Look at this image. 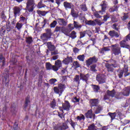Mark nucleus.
I'll return each instance as SVG.
<instances>
[{
	"label": "nucleus",
	"mask_w": 130,
	"mask_h": 130,
	"mask_svg": "<svg viewBox=\"0 0 130 130\" xmlns=\"http://www.w3.org/2000/svg\"><path fill=\"white\" fill-rule=\"evenodd\" d=\"M112 47V52L114 55H119L121 54V51L120 50L121 48L119 47V44H115L114 45H111Z\"/></svg>",
	"instance_id": "nucleus-1"
},
{
	"label": "nucleus",
	"mask_w": 130,
	"mask_h": 130,
	"mask_svg": "<svg viewBox=\"0 0 130 130\" xmlns=\"http://www.w3.org/2000/svg\"><path fill=\"white\" fill-rule=\"evenodd\" d=\"M47 45L49 50L52 51L51 52V55H56V54H58V50L56 49L55 46L51 44V42H48Z\"/></svg>",
	"instance_id": "nucleus-2"
},
{
	"label": "nucleus",
	"mask_w": 130,
	"mask_h": 130,
	"mask_svg": "<svg viewBox=\"0 0 130 130\" xmlns=\"http://www.w3.org/2000/svg\"><path fill=\"white\" fill-rule=\"evenodd\" d=\"M26 3V9L28 12H32L34 11L35 8V2L34 0H27Z\"/></svg>",
	"instance_id": "nucleus-3"
},
{
	"label": "nucleus",
	"mask_w": 130,
	"mask_h": 130,
	"mask_svg": "<svg viewBox=\"0 0 130 130\" xmlns=\"http://www.w3.org/2000/svg\"><path fill=\"white\" fill-rule=\"evenodd\" d=\"M105 67L108 73H113L114 68H117L118 65L117 64H110L109 63H106L105 64Z\"/></svg>",
	"instance_id": "nucleus-4"
},
{
	"label": "nucleus",
	"mask_w": 130,
	"mask_h": 130,
	"mask_svg": "<svg viewBox=\"0 0 130 130\" xmlns=\"http://www.w3.org/2000/svg\"><path fill=\"white\" fill-rule=\"evenodd\" d=\"M96 80L99 84H104L106 82V76L103 74H98L96 76Z\"/></svg>",
	"instance_id": "nucleus-5"
},
{
	"label": "nucleus",
	"mask_w": 130,
	"mask_h": 130,
	"mask_svg": "<svg viewBox=\"0 0 130 130\" xmlns=\"http://www.w3.org/2000/svg\"><path fill=\"white\" fill-rule=\"evenodd\" d=\"M64 88V85L62 84H59L57 87H54L53 88L54 92L56 93V94H59V96L62 94V92H63V89Z\"/></svg>",
	"instance_id": "nucleus-6"
},
{
	"label": "nucleus",
	"mask_w": 130,
	"mask_h": 130,
	"mask_svg": "<svg viewBox=\"0 0 130 130\" xmlns=\"http://www.w3.org/2000/svg\"><path fill=\"white\" fill-rule=\"evenodd\" d=\"M128 40L127 37H126L124 40L120 42V47H122L123 48H127V49H129L130 51V46L126 44V41H128Z\"/></svg>",
	"instance_id": "nucleus-7"
},
{
	"label": "nucleus",
	"mask_w": 130,
	"mask_h": 130,
	"mask_svg": "<svg viewBox=\"0 0 130 130\" xmlns=\"http://www.w3.org/2000/svg\"><path fill=\"white\" fill-rule=\"evenodd\" d=\"M98 61V58L96 56L90 57L86 61V65L91 66L92 63H95Z\"/></svg>",
	"instance_id": "nucleus-8"
},
{
	"label": "nucleus",
	"mask_w": 130,
	"mask_h": 130,
	"mask_svg": "<svg viewBox=\"0 0 130 130\" xmlns=\"http://www.w3.org/2000/svg\"><path fill=\"white\" fill-rule=\"evenodd\" d=\"M54 31L62 32V33H63V34H64L65 35H67V34H68V31L66 30V27L64 26H57L55 28Z\"/></svg>",
	"instance_id": "nucleus-9"
},
{
	"label": "nucleus",
	"mask_w": 130,
	"mask_h": 130,
	"mask_svg": "<svg viewBox=\"0 0 130 130\" xmlns=\"http://www.w3.org/2000/svg\"><path fill=\"white\" fill-rule=\"evenodd\" d=\"M21 9L18 6H15L13 8L14 16L16 18L17 16H20L21 15Z\"/></svg>",
	"instance_id": "nucleus-10"
},
{
	"label": "nucleus",
	"mask_w": 130,
	"mask_h": 130,
	"mask_svg": "<svg viewBox=\"0 0 130 130\" xmlns=\"http://www.w3.org/2000/svg\"><path fill=\"white\" fill-rule=\"evenodd\" d=\"M62 108L64 110H66V111H69L70 109L72 108V106H71V104L69 101H65V103L62 104Z\"/></svg>",
	"instance_id": "nucleus-11"
},
{
	"label": "nucleus",
	"mask_w": 130,
	"mask_h": 130,
	"mask_svg": "<svg viewBox=\"0 0 130 130\" xmlns=\"http://www.w3.org/2000/svg\"><path fill=\"white\" fill-rule=\"evenodd\" d=\"M62 64H61V61L60 60L58 59L55 61V65H54V68L55 69H54V72H57L58 71V69L59 68H61L62 67Z\"/></svg>",
	"instance_id": "nucleus-12"
},
{
	"label": "nucleus",
	"mask_w": 130,
	"mask_h": 130,
	"mask_svg": "<svg viewBox=\"0 0 130 130\" xmlns=\"http://www.w3.org/2000/svg\"><path fill=\"white\" fill-rule=\"evenodd\" d=\"M57 22L58 23L59 25L62 26V27H64L68 25V21L64 18H58L57 19Z\"/></svg>",
	"instance_id": "nucleus-13"
},
{
	"label": "nucleus",
	"mask_w": 130,
	"mask_h": 130,
	"mask_svg": "<svg viewBox=\"0 0 130 130\" xmlns=\"http://www.w3.org/2000/svg\"><path fill=\"white\" fill-rule=\"evenodd\" d=\"M63 6L66 10H72L74 8V5L72 3H69L67 1L63 2Z\"/></svg>",
	"instance_id": "nucleus-14"
},
{
	"label": "nucleus",
	"mask_w": 130,
	"mask_h": 130,
	"mask_svg": "<svg viewBox=\"0 0 130 130\" xmlns=\"http://www.w3.org/2000/svg\"><path fill=\"white\" fill-rule=\"evenodd\" d=\"M85 116L87 118H93L95 119V117H96V115L95 114H93V111L92 110H89L88 112L85 113Z\"/></svg>",
	"instance_id": "nucleus-15"
},
{
	"label": "nucleus",
	"mask_w": 130,
	"mask_h": 130,
	"mask_svg": "<svg viewBox=\"0 0 130 130\" xmlns=\"http://www.w3.org/2000/svg\"><path fill=\"white\" fill-rule=\"evenodd\" d=\"M80 80H82V81H83V82H85V83H87V82H88V80H89V74L85 75L82 73H80Z\"/></svg>",
	"instance_id": "nucleus-16"
},
{
	"label": "nucleus",
	"mask_w": 130,
	"mask_h": 130,
	"mask_svg": "<svg viewBox=\"0 0 130 130\" xmlns=\"http://www.w3.org/2000/svg\"><path fill=\"white\" fill-rule=\"evenodd\" d=\"M108 34L111 38H114V37H115V38H118L120 35L119 33L116 32L114 30H110Z\"/></svg>",
	"instance_id": "nucleus-17"
},
{
	"label": "nucleus",
	"mask_w": 130,
	"mask_h": 130,
	"mask_svg": "<svg viewBox=\"0 0 130 130\" xmlns=\"http://www.w3.org/2000/svg\"><path fill=\"white\" fill-rule=\"evenodd\" d=\"M91 107H94L98 106L99 104V100L98 99H91L89 101Z\"/></svg>",
	"instance_id": "nucleus-18"
},
{
	"label": "nucleus",
	"mask_w": 130,
	"mask_h": 130,
	"mask_svg": "<svg viewBox=\"0 0 130 130\" xmlns=\"http://www.w3.org/2000/svg\"><path fill=\"white\" fill-rule=\"evenodd\" d=\"M101 6L102 7V10L99 11V13H101V15H103V13L105 12V10L107 8V3L106 1L102 2Z\"/></svg>",
	"instance_id": "nucleus-19"
},
{
	"label": "nucleus",
	"mask_w": 130,
	"mask_h": 130,
	"mask_svg": "<svg viewBox=\"0 0 130 130\" xmlns=\"http://www.w3.org/2000/svg\"><path fill=\"white\" fill-rule=\"evenodd\" d=\"M62 62L64 64H69L70 62H73V57L72 56H67V58H65L62 60Z\"/></svg>",
	"instance_id": "nucleus-20"
},
{
	"label": "nucleus",
	"mask_w": 130,
	"mask_h": 130,
	"mask_svg": "<svg viewBox=\"0 0 130 130\" xmlns=\"http://www.w3.org/2000/svg\"><path fill=\"white\" fill-rule=\"evenodd\" d=\"M41 39L42 40L43 42H46L49 39V36L47 33H44L41 35Z\"/></svg>",
	"instance_id": "nucleus-21"
},
{
	"label": "nucleus",
	"mask_w": 130,
	"mask_h": 130,
	"mask_svg": "<svg viewBox=\"0 0 130 130\" xmlns=\"http://www.w3.org/2000/svg\"><path fill=\"white\" fill-rule=\"evenodd\" d=\"M130 93V86L127 87L124 89V90L121 92L122 95L123 96H128Z\"/></svg>",
	"instance_id": "nucleus-22"
},
{
	"label": "nucleus",
	"mask_w": 130,
	"mask_h": 130,
	"mask_svg": "<svg viewBox=\"0 0 130 130\" xmlns=\"http://www.w3.org/2000/svg\"><path fill=\"white\" fill-rule=\"evenodd\" d=\"M72 26L73 24L72 23H70L68 25L69 28L65 27V30L67 31V34H66V35H69V34L71 33V31L75 29V27Z\"/></svg>",
	"instance_id": "nucleus-23"
},
{
	"label": "nucleus",
	"mask_w": 130,
	"mask_h": 130,
	"mask_svg": "<svg viewBox=\"0 0 130 130\" xmlns=\"http://www.w3.org/2000/svg\"><path fill=\"white\" fill-rule=\"evenodd\" d=\"M46 69H47L48 71H50V70H53L54 72L55 70L54 66H52V64H51V63H50V62L46 63Z\"/></svg>",
	"instance_id": "nucleus-24"
},
{
	"label": "nucleus",
	"mask_w": 130,
	"mask_h": 130,
	"mask_svg": "<svg viewBox=\"0 0 130 130\" xmlns=\"http://www.w3.org/2000/svg\"><path fill=\"white\" fill-rule=\"evenodd\" d=\"M17 107H16V105H15V104H13L11 105V112L12 114L14 115L17 113Z\"/></svg>",
	"instance_id": "nucleus-25"
},
{
	"label": "nucleus",
	"mask_w": 130,
	"mask_h": 130,
	"mask_svg": "<svg viewBox=\"0 0 130 130\" xmlns=\"http://www.w3.org/2000/svg\"><path fill=\"white\" fill-rule=\"evenodd\" d=\"M71 15L73 18H78L79 17V13L75 11L74 8L71 9Z\"/></svg>",
	"instance_id": "nucleus-26"
},
{
	"label": "nucleus",
	"mask_w": 130,
	"mask_h": 130,
	"mask_svg": "<svg viewBox=\"0 0 130 130\" xmlns=\"http://www.w3.org/2000/svg\"><path fill=\"white\" fill-rule=\"evenodd\" d=\"M80 80H81L80 75H77L75 76V77L73 79V82H74V83H76V84H77V85H79Z\"/></svg>",
	"instance_id": "nucleus-27"
},
{
	"label": "nucleus",
	"mask_w": 130,
	"mask_h": 130,
	"mask_svg": "<svg viewBox=\"0 0 130 130\" xmlns=\"http://www.w3.org/2000/svg\"><path fill=\"white\" fill-rule=\"evenodd\" d=\"M66 36H69L70 38H72V39H75V38H77V32H76L75 30H73L71 34L69 33L68 35Z\"/></svg>",
	"instance_id": "nucleus-28"
},
{
	"label": "nucleus",
	"mask_w": 130,
	"mask_h": 130,
	"mask_svg": "<svg viewBox=\"0 0 130 130\" xmlns=\"http://www.w3.org/2000/svg\"><path fill=\"white\" fill-rule=\"evenodd\" d=\"M30 103V96H27L25 99V102L24 104V110L26 111V109L27 108L28 105Z\"/></svg>",
	"instance_id": "nucleus-29"
},
{
	"label": "nucleus",
	"mask_w": 130,
	"mask_h": 130,
	"mask_svg": "<svg viewBox=\"0 0 130 130\" xmlns=\"http://www.w3.org/2000/svg\"><path fill=\"white\" fill-rule=\"evenodd\" d=\"M99 129L97 126L95 125L94 123H92L88 126V128L87 130H98Z\"/></svg>",
	"instance_id": "nucleus-30"
},
{
	"label": "nucleus",
	"mask_w": 130,
	"mask_h": 130,
	"mask_svg": "<svg viewBox=\"0 0 130 130\" xmlns=\"http://www.w3.org/2000/svg\"><path fill=\"white\" fill-rule=\"evenodd\" d=\"M110 47H104L101 49L100 51V53H102V54H104L105 51H110Z\"/></svg>",
	"instance_id": "nucleus-31"
},
{
	"label": "nucleus",
	"mask_w": 130,
	"mask_h": 130,
	"mask_svg": "<svg viewBox=\"0 0 130 130\" xmlns=\"http://www.w3.org/2000/svg\"><path fill=\"white\" fill-rule=\"evenodd\" d=\"M115 90H113L112 91L107 90V94H108V95L110 96V97H112V98H113L114 96H115Z\"/></svg>",
	"instance_id": "nucleus-32"
},
{
	"label": "nucleus",
	"mask_w": 130,
	"mask_h": 130,
	"mask_svg": "<svg viewBox=\"0 0 130 130\" xmlns=\"http://www.w3.org/2000/svg\"><path fill=\"white\" fill-rule=\"evenodd\" d=\"M74 28H76V29H81L82 28V25L80 24L79 22L76 21H73Z\"/></svg>",
	"instance_id": "nucleus-33"
},
{
	"label": "nucleus",
	"mask_w": 130,
	"mask_h": 130,
	"mask_svg": "<svg viewBox=\"0 0 130 130\" xmlns=\"http://www.w3.org/2000/svg\"><path fill=\"white\" fill-rule=\"evenodd\" d=\"M73 65L75 70L78 69V68H81V64H80V63H79V62H78V61H74Z\"/></svg>",
	"instance_id": "nucleus-34"
},
{
	"label": "nucleus",
	"mask_w": 130,
	"mask_h": 130,
	"mask_svg": "<svg viewBox=\"0 0 130 130\" xmlns=\"http://www.w3.org/2000/svg\"><path fill=\"white\" fill-rule=\"evenodd\" d=\"M6 58H5V57H4V55H3V54H0V60L1 62H2V67H5V63L6 62Z\"/></svg>",
	"instance_id": "nucleus-35"
},
{
	"label": "nucleus",
	"mask_w": 130,
	"mask_h": 130,
	"mask_svg": "<svg viewBox=\"0 0 130 130\" xmlns=\"http://www.w3.org/2000/svg\"><path fill=\"white\" fill-rule=\"evenodd\" d=\"M95 107H96V110L95 111V114L100 113L101 110H102V107H101V106H100V105H98Z\"/></svg>",
	"instance_id": "nucleus-36"
},
{
	"label": "nucleus",
	"mask_w": 130,
	"mask_h": 130,
	"mask_svg": "<svg viewBox=\"0 0 130 130\" xmlns=\"http://www.w3.org/2000/svg\"><path fill=\"white\" fill-rule=\"evenodd\" d=\"M80 8L81 11H83V12H87L88 11V8H87L86 4H82L80 5Z\"/></svg>",
	"instance_id": "nucleus-37"
},
{
	"label": "nucleus",
	"mask_w": 130,
	"mask_h": 130,
	"mask_svg": "<svg viewBox=\"0 0 130 130\" xmlns=\"http://www.w3.org/2000/svg\"><path fill=\"white\" fill-rule=\"evenodd\" d=\"M117 75L120 79H121L123 77V71L122 70H117Z\"/></svg>",
	"instance_id": "nucleus-38"
},
{
	"label": "nucleus",
	"mask_w": 130,
	"mask_h": 130,
	"mask_svg": "<svg viewBox=\"0 0 130 130\" xmlns=\"http://www.w3.org/2000/svg\"><path fill=\"white\" fill-rule=\"evenodd\" d=\"M42 2H43V0H40V2L38 4L37 7L39 9H42V8H45L46 7L45 5L42 4Z\"/></svg>",
	"instance_id": "nucleus-39"
},
{
	"label": "nucleus",
	"mask_w": 130,
	"mask_h": 130,
	"mask_svg": "<svg viewBox=\"0 0 130 130\" xmlns=\"http://www.w3.org/2000/svg\"><path fill=\"white\" fill-rule=\"evenodd\" d=\"M77 58L80 60V61H84L85 60V55H79L77 56Z\"/></svg>",
	"instance_id": "nucleus-40"
},
{
	"label": "nucleus",
	"mask_w": 130,
	"mask_h": 130,
	"mask_svg": "<svg viewBox=\"0 0 130 130\" xmlns=\"http://www.w3.org/2000/svg\"><path fill=\"white\" fill-rule=\"evenodd\" d=\"M118 8H119V6L115 5L112 8H110L109 12H115V11H117V10H118Z\"/></svg>",
	"instance_id": "nucleus-41"
},
{
	"label": "nucleus",
	"mask_w": 130,
	"mask_h": 130,
	"mask_svg": "<svg viewBox=\"0 0 130 130\" xmlns=\"http://www.w3.org/2000/svg\"><path fill=\"white\" fill-rule=\"evenodd\" d=\"M86 25H89L90 26H95L96 22L93 20H89L86 22Z\"/></svg>",
	"instance_id": "nucleus-42"
},
{
	"label": "nucleus",
	"mask_w": 130,
	"mask_h": 130,
	"mask_svg": "<svg viewBox=\"0 0 130 130\" xmlns=\"http://www.w3.org/2000/svg\"><path fill=\"white\" fill-rule=\"evenodd\" d=\"M92 86L93 89V91L96 93H97V92L100 90V87H99L98 85H92Z\"/></svg>",
	"instance_id": "nucleus-43"
},
{
	"label": "nucleus",
	"mask_w": 130,
	"mask_h": 130,
	"mask_svg": "<svg viewBox=\"0 0 130 130\" xmlns=\"http://www.w3.org/2000/svg\"><path fill=\"white\" fill-rule=\"evenodd\" d=\"M23 25L22 23L18 22L16 23L15 28H17L18 30H21V28L23 27Z\"/></svg>",
	"instance_id": "nucleus-44"
},
{
	"label": "nucleus",
	"mask_w": 130,
	"mask_h": 130,
	"mask_svg": "<svg viewBox=\"0 0 130 130\" xmlns=\"http://www.w3.org/2000/svg\"><path fill=\"white\" fill-rule=\"evenodd\" d=\"M108 115H109L111 118V120H113L114 118H115V116H116V113H108Z\"/></svg>",
	"instance_id": "nucleus-45"
},
{
	"label": "nucleus",
	"mask_w": 130,
	"mask_h": 130,
	"mask_svg": "<svg viewBox=\"0 0 130 130\" xmlns=\"http://www.w3.org/2000/svg\"><path fill=\"white\" fill-rule=\"evenodd\" d=\"M57 25V21L54 20L50 24V28H55V26Z\"/></svg>",
	"instance_id": "nucleus-46"
},
{
	"label": "nucleus",
	"mask_w": 130,
	"mask_h": 130,
	"mask_svg": "<svg viewBox=\"0 0 130 130\" xmlns=\"http://www.w3.org/2000/svg\"><path fill=\"white\" fill-rule=\"evenodd\" d=\"M59 110L62 111V113L60 114V113H58V115L59 117H60V118H62V117H63V113H64V112H63V110L62 109V107H59Z\"/></svg>",
	"instance_id": "nucleus-47"
},
{
	"label": "nucleus",
	"mask_w": 130,
	"mask_h": 130,
	"mask_svg": "<svg viewBox=\"0 0 130 130\" xmlns=\"http://www.w3.org/2000/svg\"><path fill=\"white\" fill-rule=\"evenodd\" d=\"M26 41L28 44H31V43H32V42H33V40L32 39V37H26Z\"/></svg>",
	"instance_id": "nucleus-48"
},
{
	"label": "nucleus",
	"mask_w": 130,
	"mask_h": 130,
	"mask_svg": "<svg viewBox=\"0 0 130 130\" xmlns=\"http://www.w3.org/2000/svg\"><path fill=\"white\" fill-rule=\"evenodd\" d=\"M37 13L38 14V15H39V16H45V15H46V12H45V11H41L40 10H37Z\"/></svg>",
	"instance_id": "nucleus-49"
},
{
	"label": "nucleus",
	"mask_w": 130,
	"mask_h": 130,
	"mask_svg": "<svg viewBox=\"0 0 130 130\" xmlns=\"http://www.w3.org/2000/svg\"><path fill=\"white\" fill-rule=\"evenodd\" d=\"M128 18V13H124L123 16L121 17L122 21H125Z\"/></svg>",
	"instance_id": "nucleus-50"
},
{
	"label": "nucleus",
	"mask_w": 130,
	"mask_h": 130,
	"mask_svg": "<svg viewBox=\"0 0 130 130\" xmlns=\"http://www.w3.org/2000/svg\"><path fill=\"white\" fill-rule=\"evenodd\" d=\"M111 18V21L113 23H116V22H118V19H117V18H116L115 16L114 15L112 16Z\"/></svg>",
	"instance_id": "nucleus-51"
},
{
	"label": "nucleus",
	"mask_w": 130,
	"mask_h": 130,
	"mask_svg": "<svg viewBox=\"0 0 130 130\" xmlns=\"http://www.w3.org/2000/svg\"><path fill=\"white\" fill-rule=\"evenodd\" d=\"M82 119L83 120H85V116H84V115L83 114H80V116H77V120H82Z\"/></svg>",
	"instance_id": "nucleus-52"
},
{
	"label": "nucleus",
	"mask_w": 130,
	"mask_h": 130,
	"mask_svg": "<svg viewBox=\"0 0 130 130\" xmlns=\"http://www.w3.org/2000/svg\"><path fill=\"white\" fill-rule=\"evenodd\" d=\"M99 13L101 15V13L99 12V11L94 12L93 15L95 18H101L102 16L100 15V14H99Z\"/></svg>",
	"instance_id": "nucleus-53"
},
{
	"label": "nucleus",
	"mask_w": 130,
	"mask_h": 130,
	"mask_svg": "<svg viewBox=\"0 0 130 130\" xmlns=\"http://www.w3.org/2000/svg\"><path fill=\"white\" fill-rule=\"evenodd\" d=\"M96 64H93L90 66V70L92 72H97V70H96Z\"/></svg>",
	"instance_id": "nucleus-54"
},
{
	"label": "nucleus",
	"mask_w": 130,
	"mask_h": 130,
	"mask_svg": "<svg viewBox=\"0 0 130 130\" xmlns=\"http://www.w3.org/2000/svg\"><path fill=\"white\" fill-rule=\"evenodd\" d=\"M46 24H48V20H47V19H44L43 22H42V28H44Z\"/></svg>",
	"instance_id": "nucleus-55"
},
{
	"label": "nucleus",
	"mask_w": 130,
	"mask_h": 130,
	"mask_svg": "<svg viewBox=\"0 0 130 130\" xmlns=\"http://www.w3.org/2000/svg\"><path fill=\"white\" fill-rule=\"evenodd\" d=\"M51 106L52 108H54L56 106V102L55 100H53L52 102L51 103Z\"/></svg>",
	"instance_id": "nucleus-56"
},
{
	"label": "nucleus",
	"mask_w": 130,
	"mask_h": 130,
	"mask_svg": "<svg viewBox=\"0 0 130 130\" xmlns=\"http://www.w3.org/2000/svg\"><path fill=\"white\" fill-rule=\"evenodd\" d=\"M80 38H83V37H85V36H86V31H80Z\"/></svg>",
	"instance_id": "nucleus-57"
},
{
	"label": "nucleus",
	"mask_w": 130,
	"mask_h": 130,
	"mask_svg": "<svg viewBox=\"0 0 130 130\" xmlns=\"http://www.w3.org/2000/svg\"><path fill=\"white\" fill-rule=\"evenodd\" d=\"M57 80L56 79H51L49 80V83L51 85H53L55 82H56Z\"/></svg>",
	"instance_id": "nucleus-58"
},
{
	"label": "nucleus",
	"mask_w": 130,
	"mask_h": 130,
	"mask_svg": "<svg viewBox=\"0 0 130 130\" xmlns=\"http://www.w3.org/2000/svg\"><path fill=\"white\" fill-rule=\"evenodd\" d=\"M109 18H110V16H109V15L107 14V15L104 16L103 21H105V22H106V21H107V19H109Z\"/></svg>",
	"instance_id": "nucleus-59"
},
{
	"label": "nucleus",
	"mask_w": 130,
	"mask_h": 130,
	"mask_svg": "<svg viewBox=\"0 0 130 130\" xmlns=\"http://www.w3.org/2000/svg\"><path fill=\"white\" fill-rule=\"evenodd\" d=\"M110 96L108 95V94H107V93L106 92V94L104 95V100H108V99H109L110 98Z\"/></svg>",
	"instance_id": "nucleus-60"
},
{
	"label": "nucleus",
	"mask_w": 130,
	"mask_h": 130,
	"mask_svg": "<svg viewBox=\"0 0 130 130\" xmlns=\"http://www.w3.org/2000/svg\"><path fill=\"white\" fill-rule=\"evenodd\" d=\"M117 25L116 24V23H114L112 27L114 30H116V31H118V30H119V28H118V27H117Z\"/></svg>",
	"instance_id": "nucleus-61"
},
{
	"label": "nucleus",
	"mask_w": 130,
	"mask_h": 130,
	"mask_svg": "<svg viewBox=\"0 0 130 130\" xmlns=\"http://www.w3.org/2000/svg\"><path fill=\"white\" fill-rule=\"evenodd\" d=\"M20 22H22V23H26V18L24 17L23 16H21Z\"/></svg>",
	"instance_id": "nucleus-62"
},
{
	"label": "nucleus",
	"mask_w": 130,
	"mask_h": 130,
	"mask_svg": "<svg viewBox=\"0 0 130 130\" xmlns=\"http://www.w3.org/2000/svg\"><path fill=\"white\" fill-rule=\"evenodd\" d=\"M95 21L96 22L98 25H99V26H101V25L103 24L104 23L101 22L100 20H98V19H95Z\"/></svg>",
	"instance_id": "nucleus-63"
},
{
	"label": "nucleus",
	"mask_w": 130,
	"mask_h": 130,
	"mask_svg": "<svg viewBox=\"0 0 130 130\" xmlns=\"http://www.w3.org/2000/svg\"><path fill=\"white\" fill-rule=\"evenodd\" d=\"M124 73V77H127V76H129L130 73L128 72V71H123Z\"/></svg>",
	"instance_id": "nucleus-64"
}]
</instances>
